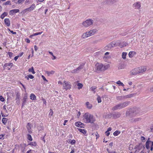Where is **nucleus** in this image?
Instances as JSON below:
<instances>
[{"label":"nucleus","instance_id":"obj_1","mask_svg":"<svg viewBox=\"0 0 153 153\" xmlns=\"http://www.w3.org/2000/svg\"><path fill=\"white\" fill-rule=\"evenodd\" d=\"M83 120L84 122L86 123H93L95 120L93 115L88 113H86L83 115Z\"/></svg>","mask_w":153,"mask_h":153},{"label":"nucleus","instance_id":"obj_2","mask_svg":"<svg viewBox=\"0 0 153 153\" xmlns=\"http://www.w3.org/2000/svg\"><path fill=\"white\" fill-rule=\"evenodd\" d=\"M130 103V101H127L123 102L120 103L112 108L113 111L123 108L128 106Z\"/></svg>","mask_w":153,"mask_h":153},{"label":"nucleus","instance_id":"obj_3","mask_svg":"<svg viewBox=\"0 0 153 153\" xmlns=\"http://www.w3.org/2000/svg\"><path fill=\"white\" fill-rule=\"evenodd\" d=\"M97 31L96 29H94L90 30L88 32L84 33L82 35V38L83 39H85L86 38L91 36L95 34Z\"/></svg>","mask_w":153,"mask_h":153},{"label":"nucleus","instance_id":"obj_4","mask_svg":"<svg viewBox=\"0 0 153 153\" xmlns=\"http://www.w3.org/2000/svg\"><path fill=\"white\" fill-rule=\"evenodd\" d=\"M94 21V20L92 19H88L83 22L82 25L85 27L87 28L92 25Z\"/></svg>","mask_w":153,"mask_h":153},{"label":"nucleus","instance_id":"obj_5","mask_svg":"<svg viewBox=\"0 0 153 153\" xmlns=\"http://www.w3.org/2000/svg\"><path fill=\"white\" fill-rule=\"evenodd\" d=\"M119 43L118 41L116 42L113 41L109 43L108 45L106 46L105 48L108 50L114 47L119 45Z\"/></svg>","mask_w":153,"mask_h":153},{"label":"nucleus","instance_id":"obj_6","mask_svg":"<svg viewBox=\"0 0 153 153\" xmlns=\"http://www.w3.org/2000/svg\"><path fill=\"white\" fill-rule=\"evenodd\" d=\"M63 88L66 90L69 89L71 88V83L68 82L64 81L63 83Z\"/></svg>","mask_w":153,"mask_h":153},{"label":"nucleus","instance_id":"obj_7","mask_svg":"<svg viewBox=\"0 0 153 153\" xmlns=\"http://www.w3.org/2000/svg\"><path fill=\"white\" fill-rule=\"evenodd\" d=\"M95 70L97 72L103 71V65L101 63H97L95 65Z\"/></svg>","mask_w":153,"mask_h":153},{"label":"nucleus","instance_id":"obj_8","mask_svg":"<svg viewBox=\"0 0 153 153\" xmlns=\"http://www.w3.org/2000/svg\"><path fill=\"white\" fill-rule=\"evenodd\" d=\"M146 147L148 150L150 149L151 151H152L153 149V141L149 142H146L145 143Z\"/></svg>","mask_w":153,"mask_h":153},{"label":"nucleus","instance_id":"obj_9","mask_svg":"<svg viewBox=\"0 0 153 153\" xmlns=\"http://www.w3.org/2000/svg\"><path fill=\"white\" fill-rule=\"evenodd\" d=\"M143 148H145L144 146L142 144H139L135 146L134 149H136L135 152H139L140 150Z\"/></svg>","mask_w":153,"mask_h":153},{"label":"nucleus","instance_id":"obj_10","mask_svg":"<svg viewBox=\"0 0 153 153\" xmlns=\"http://www.w3.org/2000/svg\"><path fill=\"white\" fill-rule=\"evenodd\" d=\"M35 7V5L34 4H33L31 5L30 7L29 8L25 9L23 11V13H25L27 12H30L33 10Z\"/></svg>","mask_w":153,"mask_h":153},{"label":"nucleus","instance_id":"obj_11","mask_svg":"<svg viewBox=\"0 0 153 153\" xmlns=\"http://www.w3.org/2000/svg\"><path fill=\"white\" fill-rule=\"evenodd\" d=\"M138 74L140 73H142L143 72L145 71L146 69V67L145 66H142L140 67L137 68Z\"/></svg>","mask_w":153,"mask_h":153},{"label":"nucleus","instance_id":"obj_12","mask_svg":"<svg viewBox=\"0 0 153 153\" xmlns=\"http://www.w3.org/2000/svg\"><path fill=\"white\" fill-rule=\"evenodd\" d=\"M19 10L18 9H13L10 10L9 12V14L10 15H13L15 13L19 12Z\"/></svg>","mask_w":153,"mask_h":153},{"label":"nucleus","instance_id":"obj_13","mask_svg":"<svg viewBox=\"0 0 153 153\" xmlns=\"http://www.w3.org/2000/svg\"><path fill=\"white\" fill-rule=\"evenodd\" d=\"M137 68L134 69L131 71L130 74L131 75H136L138 74Z\"/></svg>","mask_w":153,"mask_h":153},{"label":"nucleus","instance_id":"obj_14","mask_svg":"<svg viewBox=\"0 0 153 153\" xmlns=\"http://www.w3.org/2000/svg\"><path fill=\"white\" fill-rule=\"evenodd\" d=\"M118 42L119 43L118 45L121 48L125 47L128 45L127 43L125 42H121L120 41H118Z\"/></svg>","mask_w":153,"mask_h":153},{"label":"nucleus","instance_id":"obj_15","mask_svg":"<svg viewBox=\"0 0 153 153\" xmlns=\"http://www.w3.org/2000/svg\"><path fill=\"white\" fill-rule=\"evenodd\" d=\"M75 125L79 127L83 128L84 126V124L80 122L75 123Z\"/></svg>","mask_w":153,"mask_h":153},{"label":"nucleus","instance_id":"obj_16","mask_svg":"<svg viewBox=\"0 0 153 153\" xmlns=\"http://www.w3.org/2000/svg\"><path fill=\"white\" fill-rule=\"evenodd\" d=\"M4 22L5 24L7 26L9 27L10 25V22L9 19H5L4 20Z\"/></svg>","mask_w":153,"mask_h":153},{"label":"nucleus","instance_id":"obj_17","mask_svg":"<svg viewBox=\"0 0 153 153\" xmlns=\"http://www.w3.org/2000/svg\"><path fill=\"white\" fill-rule=\"evenodd\" d=\"M32 125L31 124L28 123L27 126V128L28 130V132L29 133H31L32 132V131L31 130V128Z\"/></svg>","mask_w":153,"mask_h":153},{"label":"nucleus","instance_id":"obj_18","mask_svg":"<svg viewBox=\"0 0 153 153\" xmlns=\"http://www.w3.org/2000/svg\"><path fill=\"white\" fill-rule=\"evenodd\" d=\"M133 5L136 9H138L140 7V2H137L134 3Z\"/></svg>","mask_w":153,"mask_h":153},{"label":"nucleus","instance_id":"obj_19","mask_svg":"<svg viewBox=\"0 0 153 153\" xmlns=\"http://www.w3.org/2000/svg\"><path fill=\"white\" fill-rule=\"evenodd\" d=\"M28 145H30L31 146H33L36 148H37V146H38L36 143L35 142H31Z\"/></svg>","mask_w":153,"mask_h":153},{"label":"nucleus","instance_id":"obj_20","mask_svg":"<svg viewBox=\"0 0 153 153\" xmlns=\"http://www.w3.org/2000/svg\"><path fill=\"white\" fill-rule=\"evenodd\" d=\"M126 65L124 64H121L119 65L118 68L119 69H124L126 67Z\"/></svg>","mask_w":153,"mask_h":153},{"label":"nucleus","instance_id":"obj_21","mask_svg":"<svg viewBox=\"0 0 153 153\" xmlns=\"http://www.w3.org/2000/svg\"><path fill=\"white\" fill-rule=\"evenodd\" d=\"M110 65L109 64L106 65H103V71L105 70L110 67Z\"/></svg>","mask_w":153,"mask_h":153},{"label":"nucleus","instance_id":"obj_22","mask_svg":"<svg viewBox=\"0 0 153 153\" xmlns=\"http://www.w3.org/2000/svg\"><path fill=\"white\" fill-rule=\"evenodd\" d=\"M135 54V53L134 51H131L129 53L128 56L130 58H132Z\"/></svg>","mask_w":153,"mask_h":153},{"label":"nucleus","instance_id":"obj_23","mask_svg":"<svg viewBox=\"0 0 153 153\" xmlns=\"http://www.w3.org/2000/svg\"><path fill=\"white\" fill-rule=\"evenodd\" d=\"M116 99L117 100H124V96H118L116 97Z\"/></svg>","mask_w":153,"mask_h":153},{"label":"nucleus","instance_id":"obj_24","mask_svg":"<svg viewBox=\"0 0 153 153\" xmlns=\"http://www.w3.org/2000/svg\"><path fill=\"white\" fill-rule=\"evenodd\" d=\"M86 104L87 106V107L88 108L90 109L92 108V105L90 104L89 102H87Z\"/></svg>","mask_w":153,"mask_h":153},{"label":"nucleus","instance_id":"obj_25","mask_svg":"<svg viewBox=\"0 0 153 153\" xmlns=\"http://www.w3.org/2000/svg\"><path fill=\"white\" fill-rule=\"evenodd\" d=\"M96 88L97 87L96 86H93L90 88L91 91H92L94 94H95L96 92L95 90L96 89Z\"/></svg>","mask_w":153,"mask_h":153},{"label":"nucleus","instance_id":"obj_26","mask_svg":"<svg viewBox=\"0 0 153 153\" xmlns=\"http://www.w3.org/2000/svg\"><path fill=\"white\" fill-rule=\"evenodd\" d=\"M30 99L32 100H35L36 99V96L33 94H30Z\"/></svg>","mask_w":153,"mask_h":153},{"label":"nucleus","instance_id":"obj_27","mask_svg":"<svg viewBox=\"0 0 153 153\" xmlns=\"http://www.w3.org/2000/svg\"><path fill=\"white\" fill-rule=\"evenodd\" d=\"M120 114L119 113H116L113 114V117L116 119L120 117Z\"/></svg>","mask_w":153,"mask_h":153},{"label":"nucleus","instance_id":"obj_28","mask_svg":"<svg viewBox=\"0 0 153 153\" xmlns=\"http://www.w3.org/2000/svg\"><path fill=\"white\" fill-rule=\"evenodd\" d=\"M45 73L48 74V76H50L51 74H53L55 73V72L53 71H46Z\"/></svg>","mask_w":153,"mask_h":153},{"label":"nucleus","instance_id":"obj_29","mask_svg":"<svg viewBox=\"0 0 153 153\" xmlns=\"http://www.w3.org/2000/svg\"><path fill=\"white\" fill-rule=\"evenodd\" d=\"M28 71L29 72H31L33 74L35 73V72L34 70V68L33 67H32L30 68H29L28 69Z\"/></svg>","mask_w":153,"mask_h":153},{"label":"nucleus","instance_id":"obj_30","mask_svg":"<svg viewBox=\"0 0 153 153\" xmlns=\"http://www.w3.org/2000/svg\"><path fill=\"white\" fill-rule=\"evenodd\" d=\"M133 94H130L126 95L124 96V98L125 99H127V98H129L133 96Z\"/></svg>","mask_w":153,"mask_h":153},{"label":"nucleus","instance_id":"obj_31","mask_svg":"<svg viewBox=\"0 0 153 153\" xmlns=\"http://www.w3.org/2000/svg\"><path fill=\"white\" fill-rule=\"evenodd\" d=\"M7 12H4L1 16V18L2 19H3L4 18L7 16Z\"/></svg>","mask_w":153,"mask_h":153},{"label":"nucleus","instance_id":"obj_32","mask_svg":"<svg viewBox=\"0 0 153 153\" xmlns=\"http://www.w3.org/2000/svg\"><path fill=\"white\" fill-rule=\"evenodd\" d=\"M78 129L79 131L83 134H85L86 132V131L84 129H82L79 128H78Z\"/></svg>","mask_w":153,"mask_h":153},{"label":"nucleus","instance_id":"obj_33","mask_svg":"<svg viewBox=\"0 0 153 153\" xmlns=\"http://www.w3.org/2000/svg\"><path fill=\"white\" fill-rule=\"evenodd\" d=\"M13 65V64L12 63H6L5 64L4 66L6 67H7L8 66H12Z\"/></svg>","mask_w":153,"mask_h":153},{"label":"nucleus","instance_id":"obj_34","mask_svg":"<svg viewBox=\"0 0 153 153\" xmlns=\"http://www.w3.org/2000/svg\"><path fill=\"white\" fill-rule=\"evenodd\" d=\"M120 131H119L117 130L113 133V135L114 136H117L119 134Z\"/></svg>","mask_w":153,"mask_h":153},{"label":"nucleus","instance_id":"obj_35","mask_svg":"<svg viewBox=\"0 0 153 153\" xmlns=\"http://www.w3.org/2000/svg\"><path fill=\"white\" fill-rule=\"evenodd\" d=\"M7 119L5 118H3L2 119V122L3 124L4 125L5 124L7 121Z\"/></svg>","mask_w":153,"mask_h":153},{"label":"nucleus","instance_id":"obj_36","mask_svg":"<svg viewBox=\"0 0 153 153\" xmlns=\"http://www.w3.org/2000/svg\"><path fill=\"white\" fill-rule=\"evenodd\" d=\"M127 55V53L126 52H123L122 53V58L124 59L126 58V56Z\"/></svg>","mask_w":153,"mask_h":153},{"label":"nucleus","instance_id":"obj_37","mask_svg":"<svg viewBox=\"0 0 153 153\" xmlns=\"http://www.w3.org/2000/svg\"><path fill=\"white\" fill-rule=\"evenodd\" d=\"M84 65V64L80 65L77 68L78 69V70L79 71L81 69H82Z\"/></svg>","mask_w":153,"mask_h":153},{"label":"nucleus","instance_id":"obj_38","mask_svg":"<svg viewBox=\"0 0 153 153\" xmlns=\"http://www.w3.org/2000/svg\"><path fill=\"white\" fill-rule=\"evenodd\" d=\"M26 99L27 98L25 97H24L23 98V100H22V106H23L25 102H26Z\"/></svg>","mask_w":153,"mask_h":153},{"label":"nucleus","instance_id":"obj_39","mask_svg":"<svg viewBox=\"0 0 153 153\" xmlns=\"http://www.w3.org/2000/svg\"><path fill=\"white\" fill-rule=\"evenodd\" d=\"M77 85L78 86V88L79 89H80L83 86L82 84L80 83H78Z\"/></svg>","mask_w":153,"mask_h":153},{"label":"nucleus","instance_id":"obj_40","mask_svg":"<svg viewBox=\"0 0 153 153\" xmlns=\"http://www.w3.org/2000/svg\"><path fill=\"white\" fill-rule=\"evenodd\" d=\"M98 103H100L101 102V100L100 96H98L97 99Z\"/></svg>","mask_w":153,"mask_h":153},{"label":"nucleus","instance_id":"obj_41","mask_svg":"<svg viewBox=\"0 0 153 153\" xmlns=\"http://www.w3.org/2000/svg\"><path fill=\"white\" fill-rule=\"evenodd\" d=\"M27 139L30 141H31L32 140V138L30 134H28L27 135Z\"/></svg>","mask_w":153,"mask_h":153},{"label":"nucleus","instance_id":"obj_42","mask_svg":"<svg viewBox=\"0 0 153 153\" xmlns=\"http://www.w3.org/2000/svg\"><path fill=\"white\" fill-rule=\"evenodd\" d=\"M116 83L117 84L120 85H122V86H124V85L123 84V83L121 82L120 80L117 81V82Z\"/></svg>","mask_w":153,"mask_h":153},{"label":"nucleus","instance_id":"obj_43","mask_svg":"<svg viewBox=\"0 0 153 153\" xmlns=\"http://www.w3.org/2000/svg\"><path fill=\"white\" fill-rule=\"evenodd\" d=\"M69 142L70 143L73 145V144H74L75 143H76V141L74 140H69Z\"/></svg>","mask_w":153,"mask_h":153},{"label":"nucleus","instance_id":"obj_44","mask_svg":"<svg viewBox=\"0 0 153 153\" xmlns=\"http://www.w3.org/2000/svg\"><path fill=\"white\" fill-rule=\"evenodd\" d=\"M53 111L51 109L50 110V112L49 114V116H51L53 114Z\"/></svg>","mask_w":153,"mask_h":153},{"label":"nucleus","instance_id":"obj_45","mask_svg":"<svg viewBox=\"0 0 153 153\" xmlns=\"http://www.w3.org/2000/svg\"><path fill=\"white\" fill-rule=\"evenodd\" d=\"M109 54V52H106L105 53V56H104V58H108V56H107L106 55H108Z\"/></svg>","mask_w":153,"mask_h":153},{"label":"nucleus","instance_id":"obj_46","mask_svg":"<svg viewBox=\"0 0 153 153\" xmlns=\"http://www.w3.org/2000/svg\"><path fill=\"white\" fill-rule=\"evenodd\" d=\"M42 33V32H38V33H34L33 35V36H36V35H40V34H41Z\"/></svg>","mask_w":153,"mask_h":153},{"label":"nucleus","instance_id":"obj_47","mask_svg":"<svg viewBox=\"0 0 153 153\" xmlns=\"http://www.w3.org/2000/svg\"><path fill=\"white\" fill-rule=\"evenodd\" d=\"M8 54L10 58H11L13 56V53L11 52H8Z\"/></svg>","mask_w":153,"mask_h":153},{"label":"nucleus","instance_id":"obj_48","mask_svg":"<svg viewBox=\"0 0 153 153\" xmlns=\"http://www.w3.org/2000/svg\"><path fill=\"white\" fill-rule=\"evenodd\" d=\"M107 150L108 153H117L115 151H110L108 149H107Z\"/></svg>","mask_w":153,"mask_h":153},{"label":"nucleus","instance_id":"obj_49","mask_svg":"<svg viewBox=\"0 0 153 153\" xmlns=\"http://www.w3.org/2000/svg\"><path fill=\"white\" fill-rule=\"evenodd\" d=\"M0 100L2 102H4V98L2 96H0Z\"/></svg>","mask_w":153,"mask_h":153},{"label":"nucleus","instance_id":"obj_50","mask_svg":"<svg viewBox=\"0 0 153 153\" xmlns=\"http://www.w3.org/2000/svg\"><path fill=\"white\" fill-rule=\"evenodd\" d=\"M4 4L5 5H8V4L10 5L11 4L10 1H7Z\"/></svg>","mask_w":153,"mask_h":153},{"label":"nucleus","instance_id":"obj_51","mask_svg":"<svg viewBox=\"0 0 153 153\" xmlns=\"http://www.w3.org/2000/svg\"><path fill=\"white\" fill-rule=\"evenodd\" d=\"M141 120V118H137L134 119V120L135 121H139Z\"/></svg>","mask_w":153,"mask_h":153},{"label":"nucleus","instance_id":"obj_52","mask_svg":"<svg viewBox=\"0 0 153 153\" xmlns=\"http://www.w3.org/2000/svg\"><path fill=\"white\" fill-rule=\"evenodd\" d=\"M28 76L29 78H30L31 79H33L34 78V76L31 74H30Z\"/></svg>","mask_w":153,"mask_h":153},{"label":"nucleus","instance_id":"obj_53","mask_svg":"<svg viewBox=\"0 0 153 153\" xmlns=\"http://www.w3.org/2000/svg\"><path fill=\"white\" fill-rule=\"evenodd\" d=\"M4 136V134H1L0 135V139H2L3 140L4 138L3 137Z\"/></svg>","mask_w":153,"mask_h":153},{"label":"nucleus","instance_id":"obj_54","mask_svg":"<svg viewBox=\"0 0 153 153\" xmlns=\"http://www.w3.org/2000/svg\"><path fill=\"white\" fill-rule=\"evenodd\" d=\"M108 3H113L114 0H108Z\"/></svg>","mask_w":153,"mask_h":153},{"label":"nucleus","instance_id":"obj_55","mask_svg":"<svg viewBox=\"0 0 153 153\" xmlns=\"http://www.w3.org/2000/svg\"><path fill=\"white\" fill-rule=\"evenodd\" d=\"M80 115H81L80 112L79 111L78 112L77 114V116L78 118H79V117L80 116Z\"/></svg>","mask_w":153,"mask_h":153},{"label":"nucleus","instance_id":"obj_56","mask_svg":"<svg viewBox=\"0 0 153 153\" xmlns=\"http://www.w3.org/2000/svg\"><path fill=\"white\" fill-rule=\"evenodd\" d=\"M141 140L143 142H144L145 140V138L143 137H141Z\"/></svg>","mask_w":153,"mask_h":153},{"label":"nucleus","instance_id":"obj_57","mask_svg":"<svg viewBox=\"0 0 153 153\" xmlns=\"http://www.w3.org/2000/svg\"><path fill=\"white\" fill-rule=\"evenodd\" d=\"M105 133L107 136H108L110 134V132H109V131H106L105 132Z\"/></svg>","mask_w":153,"mask_h":153},{"label":"nucleus","instance_id":"obj_58","mask_svg":"<svg viewBox=\"0 0 153 153\" xmlns=\"http://www.w3.org/2000/svg\"><path fill=\"white\" fill-rule=\"evenodd\" d=\"M42 77L43 79L44 80V81H48L47 80H46V78L45 77L43 76V75H42Z\"/></svg>","mask_w":153,"mask_h":153},{"label":"nucleus","instance_id":"obj_59","mask_svg":"<svg viewBox=\"0 0 153 153\" xmlns=\"http://www.w3.org/2000/svg\"><path fill=\"white\" fill-rule=\"evenodd\" d=\"M24 1L25 0H18V3L19 4H20V3H21V2H22Z\"/></svg>","mask_w":153,"mask_h":153},{"label":"nucleus","instance_id":"obj_60","mask_svg":"<svg viewBox=\"0 0 153 153\" xmlns=\"http://www.w3.org/2000/svg\"><path fill=\"white\" fill-rule=\"evenodd\" d=\"M10 31L13 34H16V32H13V30H10Z\"/></svg>","mask_w":153,"mask_h":153},{"label":"nucleus","instance_id":"obj_61","mask_svg":"<svg viewBox=\"0 0 153 153\" xmlns=\"http://www.w3.org/2000/svg\"><path fill=\"white\" fill-rule=\"evenodd\" d=\"M23 52H22V53H20L19 54V55H18V56L19 57L22 56L23 55Z\"/></svg>","mask_w":153,"mask_h":153},{"label":"nucleus","instance_id":"obj_62","mask_svg":"<svg viewBox=\"0 0 153 153\" xmlns=\"http://www.w3.org/2000/svg\"><path fill=\"white\" fill-rule=\"evenodd\" d=\"M34 49L35 51H37L38 49V47L36 45H35L34 46Z\"/></svg>","mask_w":153,"mask_h":153},{"label":"nucleus","instance_id":"obj_63","mask_svg":"<svg viewBox=\"0 0 153 153\" xmlns=\"http://www.w3.org/2000/svg\"><path fill=\"white\" fill-rule=\"evenodd\" d=\"M19 57V56H15L14 58V60H15V61H16V60L17 59H18V57Z\"/></svg>","mask_w":153,"mask_h":153},{"label":"nucleus","instance_id":"obj_64","mask_svg":"<svg viewBox=\"0 0 153 153\" xmlns=\"http://www.w3.org/2000/svg\"><path fill=\"white\" fill-rule=\"evenodd\" d=\"M150 129L151 130V131H153V125H152L150 127Z\"/></svg>","mask_w":153,"mask_h":153}]
</instances>
